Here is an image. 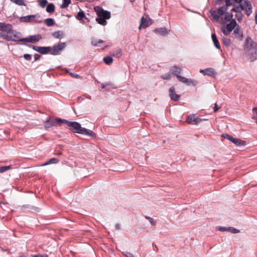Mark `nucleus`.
Returning <instances> with one entry per match:
<instances>
[{"mask_svg": "<svg viewBox=\"0 0 257 257\" xmlns=\"http://www.w3.org/2000/svg\"><path fill=\"white\" fill-rule=\"evenodd\" d=\"M94 11L96 12L97 17L96 18V21L102 26L106 25V20L110 18V13L108 11L103 10L99 6L94 7Z\"/></svg>", "mask_w": 257, "mask_h": 257, "instance_id": "obj_2", "label": "nucleus"}, {"mask_svg": "<svg viewBox=\"0 0 257 257\" xmlns=\"http://www.w3.org/2000/svg\"><path fill=\"white\" fill-rule=\"evenodd\" d=\"M33 49L37 52H38L42 54H46L50 53L51 47H40L34 46Z\"/></svg>", "mask_w": 257, "mask_h": 257, "instance_id": "obj_15", "label": "nucleus"}, {"mask_svg": "<svg viewBox=\"0 0 257 257\" xmlns=\"http://www.w3.org/2000/svg\"><path fill=\"white\" fill-rule=\"evenodd\" d=\"M220 108V107H218L217 106V104L216 103H215V106H214V112H216L217 111H218V110Z\"/></svg>", "mask_w": 257, "mask_h": 257, "instance_id": "obj_48", "label": "nucleus"}, {"mask_svg": "<svg viewBox=\"0 0 257 257\" xmlns=\"http://www.w3.org/2000/svg\"><path fill=\"white\" fill-rule=\"evenodd\" d=\"M177 79L178 80L184 84H186V85L188 86H196L198 82L197 81L191 79L190 78H186V77L181 76L180 75L177 76Z\"/></svg>", "mask_w": 257, "mask_h": 257, "instance_id": "obj_12", "label": "nucleus"}, {"mask_svg": "<svg viewBox=\"0 0 257 257\" xmlns=\"http://www.w3.org/2000/svg\"><path fill=\"white\" fill-rule=\"evenodd\" d=\"M218 230L220 231H229L233 233H237L240 232V231L232 227H219Z\"/></svg>", "mask_w": 257, "mask_h": 257, "instance_id": "obj_19", "label": "nucleus"}, {"mask_svg": "<svg viewBox=\"0 0 257 257\" xmlns=\"http://www.w3.org/2000/svg\"><path fill=\"white\" fill-rule=\"evenodd\" d=\"M234 34H238L240 37H242V34L240 33L239 32V29L238 28H235L234 29L233 31Z\"/></svg>", "mask_w": 257, "mask_h": 257, "instance_id": "obj_39", "label": "nucleus"}, {"mask_svg": "<svg viewBox=\"0 0 257 257\" xmlns=\"http://www.w3.org/2000/svg\"><path fill=\"white\" fill-rule=\"evenodd\" d=\"M21 22H35L41 23L42 20H40V17L39 15H29L25 17H22L20 18Z\"/></svg>", "mask_w": 257, "mask_h": 257, "instance_id": "obj_6", "label": "nucleus"}, {"mask_svg": "<svg viewBox=\"0 0 257 257\" xmlns=\"http://www.w3.org/2000/svg\"><path fill=\"white\" fill-rule=\"evenodd\" d=\"M200 72L203 73L204 75L209 76H213L215 74L214 69L211 68H207L205 70H201Z\"/></svg>", "mask_w": 257, "mask_h": 257, "instance_id": "obj_22", "label": "nucleus"}, {"mask_svg": "<svg viewBox=\"0 0 257 257\" xmlns=\"http://www.w3.org/2000/svg\"><path fill=\"white\" fill-rule=\"evenodd\" d=\"M10 1L15 4L17 5L20 6H25V0H10Z\"/></svg>", "mask_w": 257, "mask_h": 257, "instance_id": "obj_28", "label": "nucleus"}, {"mask_svg": "<svg viewBox=\"0 0 257 257\" xmlns=\"http://www.w3.org/2000/svg\"><path fill=\"white\" fill-rule=\"evenodd\" d=\"M66 46V43L62 42L59 43L57 45L54 46L51 48L50 53L53 55H57L60 54V52L64 49Z\"/></svg>", "mask_w": 257, "mask_h": 257, "instance_id": "obj_8", "label": "nucleus"}, {"mask_svg": "<svg viewBox=\"0 0 257 257\" xmlns=\"http://www.w3.org/2000/svg\"><path fill=\"white\" fill-rule=\"evenodd\" d=\"M63 122L66 123L69 129L73 133L85 135L91 137L95 136V134L92 131L82 127L81 124L76 121H69L64 119Z\"/></svg>", "mask_w": 257, "mask_h": 257, "instance_id": "obj_1", "label": "nucleus"}, {"mask_svg": "<svg viewBox=\"0 0 257 257\" xmlns=\"http://www.w3.org/2000/svg\"><path fill=\"white\" fill-rule=\"evenodd\" d=\"M71 3V0H63L62 4L61 6V9H65L68 7Z\"/></svg>", "mask_w": 257, "mask_h": 257, "instance_id": "obj_30", "label": "nucleus"}, {"mask_svg": "<svg viewBox=\"0 0 257 257\" xmlns=\"http://www.w3.org/2000/svg\"><path fill=\"white\" fill-rule=\"evenodd\" d=\"M111 54L113 56L119 58L122 55V51L121 49L116 48L111 52Z\"/></svg>", "mask_w": 257, "mask_h": 257, "instance_id": "obj_23", "label": "nucleus"}, {"mask_svg": "<svg viewBox=\"0 0 257 257\" xmlns=\"http://www.w3.org/2000/svg\"><path fill=\"white\" fill-rule=\"evenodd\" d=\"M206 119H201L196 117L194 114H191L188 116L186 119L187 122L191 124H197L202 120H205Z\"/></svg>", "mask_w": 257, "mask_h": 257, "instance_id": "obj_13", "label": "nucleus"}, {"mask_svg": "<svg viewBox=\"0 0 257 257\" xmlns=\"http://www.w3.org/2000/svg\"><path fill=\"white\" fill-rule=\"evenodd\" d=\"M58 162H59L58 159H57V158H51L48 161H47L46 163H45L44 164H42L41 166H44L48 165H49L51 164H56V163H57Z\"/></svg>", "mask_w": 257, "mask_h": 257, "instance_id": "obj_27", "label": "nucleus"}, {"mask_svg": "<svg viewBox=\"0 0 257 257\" xmlns=\"http://www.w3.org/2000/svg\"><path fill=\"white\" fill-rule=\"evenodd\" d=\"M245 42H246V44H250V46H252L251 44L253 43V41L252 40V39L250 37H247L246 39Z\"/></svg>", "mask_w": 257, "mask_h": 257, "instance_id": "obj_42", "label": "nucleus"}, {"mask_svg": "<svg viewBox=\"0 0 257 257\" xmlns=\"http://www.w3.org/2000/svg\"><path fill=\"white\" fill-rule=\"evenodd\" d=\"M223 43L224 45L226 46H229L231 44V41L230 39L227 38H223Z\"/></svg>", "mask_w": 257, "mask_h": 257, "instance_id": "obj_37", "label": "nucleus"}, {"mask_svg": "<svg viewBox=\"0 0 257 257\" xmlns=\"http://www.w3.org/2000/svg\"><path fill=\"white\" fill-rule=\"evenodd\" d=\"M38 3L39 6L42 8H45L48 4L47 0H39Z\"/></svg>", "mask_w": 257, "mask_h": 257, "instance_id": "obj_32", "label": "nucleus"}, {"mask_svg": "<svg viewBox=\"0 0 257 257\" xmlns=\"http://www.w3.org/2000/svg\"><path fill=\"white\" fill-rule=\"evenodd\" d=\"M242 11H244L246 15L249 16L252 13V6L248 0H243L240 5Z\"/></svg>", "mask_w": 257, "mask_h": 257, "instance_id": "obj_11", "label": "nucleus"}, {"mask_svg": "<svg viewBox=\"0 0 257 257\" xmlns=\"http://www.w3.org/2000/svg\"><path fill=\"white\" fill-rule=\"evenodd\" d=\"M235 2L237 3H238L240 5L242 4V2H243V0H234Z\"/></svg>", "mask_w": 257, "mask_h": 257, "instance_id": "obj_50", "label": "nucleus"}, {"mask_svg": "<svg viewBox=\"0 0 257 257\" xmlns=\"http://www.w3.org/2000/svg\"><path fill=\"white\" fill-rule=\"evenodd\" d=\"M122 254L125 257H134V255L130 252L124 251L122 252Z\"/></svg>", "mask_w": 257, "mask_h": 257, "instance_id": "obj_41", "label": "nucleus"}, {"mask_svg": "<svg viewBox=\"0 0 257 257\" xmlns=\"http://www.w3.org/2000/svg\"><path fill=\"white\" fill-rule=\"evenodd\" d=\"M103 61L106 64L109 65L112 62L113 59L111 57L106 56L104 57Z\"/></svg>", "mask_w": 257, "mask_h": 257, "instance_id": "obj_31", "label": "nucleus"}, {"mask_svg": "<svg viewBox=\"0 0 257 257\" xmlns=\"http://www.w3.org/2000/svg\"><path fill=\"white\" fill-rule=\"evenodd\" d=\"M55 6L52 3L48 4L46 8V12L49 13H52L55 11Z\"/></svg>", "mask_w": 257, "mask_h": 257, "instance_id": "obj_26", "label": "nucleus"}, {"mask_svg": "<svg viewBox=\"0 0 257 257\" xmlns=\"http://www.w3.org/2000/svg\"><path fill=\"white\" fill-rule=\"evenodd\" d=\"M63 119L60 118L55 119L49 118L44 122L45 127L46 129H48L53 126L60 125L61 123H63Z\"/></svg>", "mask_w": 257, "mask_h": 257, "instance_id": "obj_4", "label": "nucleus"}, {"mask_svg": "<svg viewBox=\"0 0 257 257\" xmlns=\"http://www.w3.org/2000/svg\"><path fill=\"white\" fill-rule=\"evenodd\" d=\"M154 31L155 33L159 34L162 36H165L169 34L170 31H168L166 28L163 27L155 29Z\"/></svg>", "mask_w": 257, "mask_h": 257, "instance_id": "obj_20", "label": "nucleus"}, {"mask_svg": "<svg viewBox=\"0 0 257 257\" xmlns=\"http://www.w3.org/2000/svg\"><path fill=\"white\" fill-rule=\"evenodd\" d=\"M147 218H148L150 222H151V223L153 225H155L156 224V221L153 220V219L151 217H146Z\"/></svg>", "mask_w": 257, "mask_h": 257, "instance_id": "obj_45", "label": "nucleus"}, {"mask_svg": "<svg viewBox=\"0 0 257 257\" xmlns=\"http://www.w3.org/2000/svg\"><path fill=\"white\" fill-rule=\"evenodd\" d=\"M182 71V68L179 67H177L176 66H174L171 68L170 69V72L175 75L176 77H177V76H179V74L181 73Z\"/></svg>", "mask_w": 257, "mask_h": 257, "instance_id": "obj_21", "label": "nucleus"}, {"mask_svg": "<svg viewBox=\"0 0 257 257\" xmlns=\"http://www.w3.org/2000/svg\"><path fill=\"white\" fill-rule=\"evenodd\" d=\"M71 75L75 77H77L78 76V74H71Z\"/></svg>", "mask_w": 257, "mask_h": 257, "instance_id": "obj_53", "label": "nucleus"}, {"mask_svg": "<svg viewBox=\"0 0 257 257\" xmlns=\"http://www.w3.org/2000/svg\"><path fill=\"white\" fill-rule=\"evenodd\" d=\"M232 15L227 14L224 17V19L226 21L229 22L231 21L232 19Z\"/></svg>", "mask_w": 257, "mask_h": 257, "instance_id": "obj_38", "label": "nucleus"}, {"mask_svg": "<svg viewBox=\"0 0 257 257\" xmlns=\"http://www.w3.org/2000/svg\"><path fill=\"white\" fill-rule=\"evenodd\" d=\"M0 38L8 41L13 42H24L25 40L24 38H22V35L20 32L14 30H13L11 34L9 35H5L3 33H1L0 34Z\"/></svg>", "mask_w": 257, "mask_h": 257, "instance_id": "obj_3", "label": "nucleus"}, {"mask_svg": "<svg viewBox=\"0 0 257 257\" xmlns=\"http://www.w3.org/2000/svg\"><path fill=\"white\" fill-rule=\"evenodd\" d=\"M53 36L56 38H59L61 37V34L60 31L55 32L52 34Z\"/></svg>", "mask_w": 257, "mask_h": 257, "instance_id": "obj_40", "label": "nucleus"}, {"mask_svg": "<svg viewBox=\"0 0 257 257\" xmlns=\"http://www.w3.org/2000/svg\"><path fill=\"white\" fill-rule=\"evenodd\" d=\"M11 169V166L0 167V173H3Z\"/></svg>", "mask_w": 257, "mask_h": 257, "instance_id": "obj_34", "label": "nucleus"}, {"mask_svg": "<svg viewBox=\"0 0 257 257\" xmlns=\"http://www.w3.org/2000/svg\"><path fill=\"white\" fill-rule=\"evenodd\" d=\"M253 115L252 118L255 120V122L257 124V108L254 107L252 109Z\"/></svg>", "mask_w": 257, "mask_h": 257, "instance_id": "obj_33", "label": "nucleus"}, {"mask_svg": "<svg viewBox=\"0 0 257 257\" xmlns=\"http://www.w3.org/2000/svg\"><path fill=\"white\" fill-rule=\"evenodd\" d=\"M115 227L117 229H119L120 228V225L118 223L116 224Z\"/></svg>", "mask_w": 257, "mask_h": 257, "instance_id": "obj_52", "label": "nucleus"}, {"mask_svg": "<svg viewBox=\"0 0 257 257\" xmlns=\"http://www.w3.org/2000/svg\"><path fill=\"white\" fill-rule=\"evenodd\" d=\"M42 38L40 35H35L30 36L29 37L24 38V42H29L31 43H36L39 41Z\"/></svg>", "mask_w": 257, "mask_h": 257, "instance_id": "obj_14", "label": "nucleus"}, {"mask_svg": "<svg viewBox=\"0 0 257 257\" xmlns=\"http://www.w3.org/2000/svg\"><path fill=\"white\" fill-rule=\"evenodd\" d=\"M0 34L2 33L5 35L11 34L13 30V26L10 24H6L5 23H0Z\"/></svg>", "mask_w": 257, "mask_h": 257, "instance_id": "obj_10", "label": "nucleus"}, {"mask_svg": "<svg viewBox=\"0 0 257 257\" xmlns=\"http://www.w3.org/2000/svg\"><path fill=\"white\" fill-rule=\"evenodd\" d=\"M211 38L213 41V42L215 46V47L217 49H220V46L219 44V43L217 39L216 36L215 34H212L211 35Z\"/></svg>", "mask_w": 257, "mask_h": 257, "instance_id": "obj_24", "label": "nucleus"}, {"mask_svg": "<svg viewBox=\"0 0 257 257\" xmlns=\"http://www.w3.org/2000/svg\"><path fill=\"white\" fill-rule=\"evenodd\" d=\"M41 57V56L40 55L38 54H35L34 55V59H35V61H37L38 60H39Z\"/></svg>", "mask_w": 257, "mask_h": 257, "instance_id": "obj_46", "label": "nucleus"}, {"mask_svg": "<svg viewBox=\"0 0 257 257\" xmlns=\"http://www.w3.org/2000/svg\"><path fill=\"white\" fill-rule=\"evenodd\" d=\"M45 23L49 27L52 26L54 24V20L52 18H47L45 20Z\"/></svg>", "mask_w": 257, "mask_h": 257, "instance_id": "obj_29", "label": "nucleus"}, {"mask_svg": "<svg viewBox=\"0 0 257 257\" xmlns=\"http://www.w3.org/2000/svg\"><path fill=\"white\" fill-rule=\"evenodd\" d=\"M33 257H48V256L47 254H45V255L38 254V255H35Z\"/></svg>", "mask_w": 257, "mask_h": 257, "instance_id": "obj_49", "label": "nucleus"}, {"mask_svg": "<svg viewBox=\"0 0 257 257\" xmlns=\"http://www.w3.org/2000/svg\"><path fill=\"white\" fill-rule=\"evenodd\" d=\"M24 58L27 61H30L31 60V55L28 54L24 55Z\"/></svg>", "mask_w": 257, "mask_h": 257, "instance_id": "obj_43", "label": "nucleus"}, {"mask_svg": "<svg viewBox=\"0 0 257 257\" xmlns=\"http://www.w3.org/2000/svg\"><path fill=\"white\" fill-rule=\"evenodd\" d=\"M104 43V41L100 39H92L91 40V44L96 47H99V44H102Z\"/></svg>", "mask_w": 257, "mask_h": 257, "instance_id": "obj_25", "label": "nucleus"}, {"mask_svg": "<svg viewBox=\"0 0 257 257\" xmlns=\"http://www.w3.org/2000/svg\"><path fill=\"white\" fill-rule=\"evenodd\" d=\"M227 10L226 6H222L220 7L216 11H214L212 12L211 16L213 17V19L214 20L218 21L220 19V16H223Z\"/></svg>", "mask_w": 257, "mask_h": 257, "instance_id": "obj_7", "label": "nucleus"}, {"mask_svg": "<svg viewBox=\"0 0 257 257\" xmlns=\"http://www.w3.org/2000/svg\"><path fill=\"white\" fill-rule=\"evenodd\" d=\"M152 20L150 18L147 17L145 19L144 17H143L141 19V23L139 29L140 30L142 28H146L152 24Z\"/></svg>", "mask_w": 257, "mask_h": 257, "instance_id": "obj_16", "label": "nucleus"}, {"mask_svg": "<svg viewBox=\"0 0 257 257\" xmlns=\"http://www.w3.org/2000/svg\"><path fill=\"white\" fill-rule=\"evenodd\" d=\"M235 20H232L229 24L221 27V30L224 35L227 36L235 28L236 26Z\"/></svg>", "mask_w": 257, "mask_h": 257, "instance_id": "obj_5", "label": "nucleus"}, {"mask_svg": "<svg viewBox=\"0 0 257 257\" xmlns=\"http://www.w3.org/2000/svg\"><path fill=\"white\" fill-rule=\"evenodd\" d=\"M161 77L164 80H169L171 79V76L170 73H166L164 75H163L161 76Z\"/></svg>", "mask_w": 257, "mask_h": 257, "instance_id": "obj_36", "label": "nucleus"}, {"mask_svg": "<svg viewBox=\"0 0 257 257\" xmlns=\"http://www.w3.org/2000/svg\"><path fill=\"white\" fill-rule=\"evenodd\" d=\"M105 86H106V85L103 84L102 86V88H104L105 87Z\"/></svg>", "mask_w": 257, "mask_h": 257, "instance_id": "obj_54", "label": "nucleus"}, {"mask_svg": "<svg viewBox=\"0 0 257 257\" xmlns=\"http://www.w3.org/2000/svg\"><path fill=\"white\" fill-rule=\"evenodd\" d=\"M76 18L83 23L89 21L88 18L86 17L84 13L82 11L78 13L77 16H76Z\"/></svg>", "mask_w": 257, "mask_h": 257, "instance_id": "obj_18", "label": "nucleus"}, {"mask_svg": "<svg viewBox=\"0 0 257 257\" xmlns=\"http://www.w3.org/2000/svg\"><path fill=\"white\" fill-rule=\"evenodd\" d=\"M254 20L255 23L257 24V11L255 12Z\"/></svg>", "mask_w": 257, "mask_h": 257, "instance_id": "obj_51", "label": "nucleus"}, {"mask_svg": "<svg viewBox=\"0 0 257 257\" xmlns=\"http://www.w3.org/2000/svg\"><path fill=\"white\" fill-rule=\"evenodd\" d=\"M231 11L238 13H240L241 11H242V8H241V6L239 5V6H236V7L233 8Z\"/></svg>", "mask_w": 257, "mask_h": 257, "instance_id": "obj_35", "label": "nucleus"}, {"mask_svg": "<svg viewBox=\"0 0 257 257\" xmlns=\"http://www.w3.org/2000/svg\"><path fill=\"white\" fill-rule=\"evenodd\" d=\"M169 96L171 99L177 101L180 98V95L175 93V89L174 87H171L169 89Z\"/></svg>", "mask_w": 257, "mask_h": 257, "instance_id": "obj_17", "label": "nucleus"}, {"mask_svg": "<svg viewBox=\"0 0 257 257\" xmlns=\"http://www.w3.org/2000/svg\"><path fill=\"white\" fill-rule=\"evenodd\" d=\"M135 0H130V2L132 3H133L135 2Z\"/></svg>", "mask_w": 257, "mask_h": 257, "instance_id": "obj_55", "label": "nucleus"}, {"mask_svg": "<svg viewBox=\"0 0 257 257\" xmlns=\"http://www.w3.org/2000/svg\"><path fill=\"white\" fill-rule=\"evenodd\" d=\"M235 17L237 19V20L239 21L242 19V14L241 13V12L238 13L235 15Z\"/></svg>", "mask_w": 257, "mask_h": 257, "instance_id": "obj_44", "label": "nucleus"}, {"mask_svg": "<svg viewBox=\"0 0 257 257\" xmlns=\"http://www.w3.org/2000/svg\"><path fill=\"white\" fill-rule=\"evenodd\" d=\"M222 137L224 139H227V140L231 141L233 144H234L238 146H244L245 144L244 141H243L241 140L237 139V138H234L231 136H230L226 134H222Z\"/></svg>", "mask_w": 257, "mask_h": 257, "instance_id": "obj_9", "label": "nucleus"}, {"mask_svg": "<svg viewBox=\"0 0 257 257\" xmlns=\"http://www.w3.org/2000/svg\"><path fill=\"white\" fill-rule=\"evenodd\" d=\"M225 3H226V8H227V7L228 6H230L232 5V3L231 2H230V0H226L225 1Z\"/></svg>", "mask_w": 257, "mask_h": 257, "instance_id": "obj_47", "label": "nucleus"}]
</instances>
